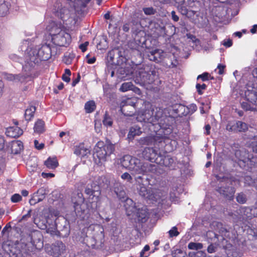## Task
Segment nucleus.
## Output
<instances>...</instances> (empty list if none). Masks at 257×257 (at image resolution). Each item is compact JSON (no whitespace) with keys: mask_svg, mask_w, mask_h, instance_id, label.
<instances>
[{"mask_svg":"<svg viewBox=\"0 0 257 257\" xmlns=\"http://www.w3.org/2000/svg\"><path fill=\"white\" fill-rule=\"evenodd\" d=\"M163 117V110L160 108H152L139 113L137 116L138 121L144 122L145 130L148 127L150 131H155V128H167L164 122H161Z\"/></svg>","mask_w":257,"mask_h":257,"instance_id":"obj_1","label":"nucleus"},{"mask_svg":"<svg viewBox=\"0 0 257 257\" xmlns=\"http://www.w3.org/2000/svg\"><path fill=\"white\" fill-rule=\"evenodd\" d=\"M51 57V48L49 45L44 44L41 47L31 49L23 68L25 72H31L42 61H46Z\"/></svg>","mask_w":257,"mask_h":257,"instance_id":"obj_2","label":"nucleus"},{"mask_svg":"<svg viewBox=\"0 0 257 257\" xmlns=\"http://www.w3.org/2000/svg\"><path fill=\"white\" fill-rule=\"evenodd\" d=\"M144 178L142 176L135 177L136 188L139 194L147 200L161 203L167 197V191L156 188H147L144 185Z\"/></svg>","mask_w":257,"mask_h":257,"instance_id":"obj_3","label":"nucleus"},{"mask_svg":"<svg viewBox=\"0 0 257 257\" xmlns=\"http://www.w3.org/2000/svg\"><path fill=\"white\" fill-rule=\"evenodd\" d=\"M51 36L54 44L60 47H66L70 43L71 37L68 30L61 24L51 23L47 27Z\"/></svg>","mask_w":257,"mask_h":257,"instance_id":"obj_4","label":"nucleus"},{"mask_svg":"<svg viewBox=\"0 0 257 257\" xmlns=\"http://www.w3.org/2000/svg\"><path fill=\"white\" fill-rule=\"evenodd\" d=\"M78 12L73 8L69 7L67 5L62 6L59 3L55 4L53 8V13L67 26L75 23L76 13Z\"/></svg>","mask_w":257,"mask_h":257,"instance_id":"obj_5","label":"nucleus"},{"mask_svg":"<svg viewBox=\"0 0 257 257\" xmlns=\"http://www.w3.org/2000/svg\"><path fill=\"white\" fill-rule=\"evenodd\" d=\"M135 73V82L140 85L152 84L155 80L156 71L149 65L139 66Z\"/></svg>","mask_w":257,"mask_h":257,"instance_id":"obj_6","label":"nucleus"},{"mask_svg":"<svg viewBox=\"0 0 257 257\" xmlns=\"http://www.w3.org/2000/svg\"><path fill=\"white\" fill-rule=\"evenodd\" d=\"M171 130L170 128L164 129V128H155V131H151V135L144 138H141L138 142L141 145H152L157 143H160L164 141L167 138V135L171 133Z\"/></svg>","mask_w":257,"mask_h":257,"instance_id":"obj_7","label":"nucleus"},{"mask_svg":"<svg viewBox=\"0 0 257 257\" xmlns=\"http://www.w3.org/2000/svg\"><path fill=\"white\" fill-rule=\"evenodd\" d=\"M130 166L127 169L133 172V174H145L148 172H152L156 169L155 165L151 164L148 162H142L139 159L130 156Z\"/></svg>","mask_w":257,"mask_h":257,"instance_id":"obj_8","label":"nucleus"},{"mask_svg":"<svg viewBox=\"0 0 257 257\" xmlns=\"http://www.w3.org/2000/svg\"><path fill=\"white\" fill-rule=\"evenodd\" d=\"M114 150V145L109 140H107L105 144L103 142H98L94 148V158H98L100 162H104L113 153Z\"/></svg>","mask_w":257,"mask_h":257,"instance_id":"obj_9","label":"nucleus"},{"mask_svg":"<svg viewBox=\"0 0 257 257\" xmlns=\"http://www.w3.org/2000/svg\"><path fill=\"white\" fill-rule=\"evenodd\" d=\"M108 187L107 180L104 177H99L95 182H92L90 185L88 184L85 189V193L92 196V199L95 198V200H98L100 195V188H107Z\"/></svg>","mask_w":257,"mask_h":257,"instance_id":"obj_10","label":"nucleus"},{"mask_svg":"<svg viewBox=\"0 0 257 257\" xmlns=\"http://www.w3.org/2000/svg\"><path fill=\"white\" fill-rule=\"evenodd\" d=\"M216 178L218 180L220 179V181L221 183L220 186L217 189V192L228 200L233 199L235 190L234 187L230 186L232 184L231 179L225 177L221 178L219 176H216Z\"/></svg>","mask_w":257,"mask_h":257,"instance_id":"obj_11","label":"nucleus"},{"mask_svg":"<svg viewBox=\"0 0 257 257\" xmlns=\"http://www.w3.org/2000/svg\"><path fill=\"white\" fill-rule=\"evenodd\" d=\"M84 198L82 193L79 192L74 194L72 197L74 211L77 216L83 218L82 215L84 213L87 205L85 203Z\"/></svg>","mask_w":257,"mask_h":257,"instance_id":"obj_12","label":"nucleus"},{"mask_svg":"<svg viewBox=\"0 0 257 257\" xmlns=\"http://www.w3.org/2000/svg\"><path fill=\"white\" fill-rule=\"evenodd\" d=\"M131 23L132 35L134 37V39H136L137 37H143L145 36V33L143 30V27L141 26L139 14L135 12L132 19Z\"/></svg>","mask_w":257,"mask_h":257,"instance_id":"obj_13","label":"nucleus"},{"mask_svg":"<svg viewBox=\"0 0 257 257\" xmlns=\"http://www.w3.org/2000/svg\"><path fill=\"white\" fill-rule=\"evenodd\" d=\"M94 233L92 238L91 246L96 248H101L104 241V229L102 226L96 225L93 228Z\"/></svg>","mask_w":257,"mask_h":257,"instance_id":"obj_14","label":"nucleus"},{"mask_svg":"<svg viewBox=\"0 0 257 257\" xmlns=\"http://www.w3.org/2000/svg\"><path fill=\"white\" fill-rule=\"evenodd\" d=\"M213 226L215 227L216 231L219 234L212 231H208L207 235L211 236V235L213 234L214 237L217 239L218 238L219 235L222 236L223 239L230 238V232L228 226L223 225L221 222H214L213 223Z\"/></svg>","mask_w":257,"mask_h":257,"instance_id":"obj_15","label":"nucleus"},{"mask_svg":"<svg viewBox=\"0 0 257 257\" xmlns=\"http://www.w3.org/2000/svg\"><path fill=\"white\" fill-rule=\"evenodd\" d=\"M158 152V150L153 148L147 147L143 151L142 156L145 159L157 164L159 162V159L161 157Z\"/></svg>","mask_w":257,"mask_h":257,"instance_id":"obj_16","label":"nucleus"},{"mask_svg":"<svg viewBox=\"0 0 257 257\" xmlns=\"http://www.w3.org/2000/svg\"><path fill=\"white\" fill-rule=\"evenodd\" d=\"M234 155L235 157L239 161H242L244 163L247 161L254 163L253 161L254 159L253 155L249 153L248 151L244 148H241L236 150Z\"/></svg>","mask_w":257,"mask_h":257,"instance_id":"obj_17","label":"nucleus"},{"mask_svg":"<svg viewBox=\"0 0 257 257\" xmlns=\"http://www.w3.org/2000/svg\"><path fill=\"white\" fill-rule=\"evenodd\" d=\"M149 28L151 34L154 35L155 37L163 36L165 34V27L163 25L159 24L158 22L151 21L150 23Z\"/></svg>","mask_w":257,"mask_h":257,"instance_id":"obj_18","label":"nucleus"},{"mask_svg":"<svg viewBox=\"0 0 257 257\" xmlns=\"http://www.w3.org/2000/svg\"><path fill=\"white\" fill-rule=\"evenodd\" d=\"M114 191L117 197L121 201H126L127 203L133 204V201L131 199H129L126 195L124 190V187L119 183H116L114 185Z\"/></svg>","mask_w":257,"mask_h":257,"instance_id":"obj_19","label":"nucleus"},{"mask_svg":"<svg viewBox=\"0 0 257 257\" xmlns=\"http://www.w3.org/2000/svg\"><path fill=\"white\" fill-rule=\"evenodd\" d=\"M47 194L46 189L44 187L39 188L35 192L29 201L31 205H35L37 203L42 201L46 197Z\"/></svg>","mask_w":257,"mask_h":257,"instance_id":"obj_20","label":"nucleus"},{"mask_svg":"<svg viewBox=\"0 0 257 257\" xmlns=\"http://www.w3.org/2000/svg\"><path fill=\"white\" fill-rule=\"evenodd\" d=\"M41 236V234L40 232H34L28 235L27 239L36 248H40L43 246Z\"/></svg>","mask_w":257,"mask_h":257,"instance_id":"obj_21","label":"nucleus"},{"mask_svg":"<svg viewBox=\"0 0 257 257\" xmlns=\"http://www.w3.org/2000/svg\"><path fill=\"white\" fill-rule=\"evenodd\" d=\"M27 73L26 74L27 76L22 75V74H18V75H14L12 74L6 73L5 74L4 77L5 78L9 81H13L14 82H23L26 78L30 75V72H26Z\"/></svg>","mask_w":257,"mask_h":257,"instance_id":"obj_22","label":"nucleus"},{"mask_svg":"<svg viewBox=\"0 0 257 257\" xmlns=\"http://www.w3.org/2000/svg\"><path fill=\"white\" fill-rule=\"evenodd\" d=\"M23 133V130L17 126L9 127L7 129L6 132V135L11 138L19 137L22 135Z\"/></svg>","mask_w":257,"mask_h":257,"instance_id":"obj_23","label":"nucleus"},{"mask_svg":"<svg viewBox=\"0 0 257 257\" xmlns=\"http://www.w3.org/2000/svg\"><path fill=\"white\" fill-rule=\"evenodd\" d=\"M67 5L70 8L75 9L77 11H80L82 8H84L85 5L83 0H66Z\"/></svg>","mask_w":257,"mask_h":257,"instance_id":"obj_24","label":"nucleus"},{"mask_svg":"<svg viewBox=\"0 0 257 257\" xmlns=\"http://www.w3.org/2000/svg\"><path fill=\"white\" fill-rule=\"evenodd\" d=\"M245 96L248 102L257 106V91L247 90L245 92Z\"/></svg>","mask_w":257,"mask_h":257,"instance_id":"obj_25","label":"nucleus"},{"mask_svg":"<svg viewBox=\"0 0 257 257\" xmlns=\"http://www.w3.org/2000/svg\"><path fill=\"white\" fill-rule=\"evenodd\" d=\"M74 153L77 156L84 157L90 153V150L84 146V144H80L75 147Z\"/></svg>","mask_w":257,"mask_h":257,"instance_id":"obj_26","label":"nucleus"},{"mask_svg":"<svg viewBox=\"0 0 257 257\" xmlns=\"http://www.w3.org/2000/svg\"><path fill=\"white\" fill-rule=\"evenodd\" d=\"M23 149V144L21 141H13L11 144V151L14 154H19Z\"/></svg>","mask_w":257,"mask_h":257,"instance_id":"obj_27","label":"nucleus"},{"mask_svg":"<svg viewBox=\"0 0 257 257\" xmlns=\"http://www.w3.org/2000/svg\"><path fill=\"white\" fill-rule=\"evenodd\" d=\"M37 225L41 229H46V232L50 234L51 236L58 235L55 225H53L52 227L47 228L46 224L42 223L41 224L40 222L37 224Z\"/></svg>","mask_w":257,"mask_h":257,"instance_id":"obj_28","label":"nucleus"},{"mask_svg":"<svg viewBox=\"0 0 257 257\" xmlns=\"http://www.w3.org/2000/svg\"><path fill=\"white\" fill-rule=\"evenodd\" d=\"M45 165L49 169H55L58 166V162L56 157H49L44 162Z\"/></svg>","mask_w":257,"mask_h":257,"instance_id":"obj_29","label":"nucleus"},{"mask_svg":"<svg viewBox=\"0 0 257 257\" xmlns=\"http://www.w3.org/2000/svg\"><path fill=\"white\" fill-rule=\"evenodd\" d=\"M142 133L140 127L137 125L134 126L130 128L127 135V138L129 140H133L135 136H140Z\"/></svg>","mask_w":257,"mask_h":257,"instance_id":"obj_30","label":"nucleus"},{"mask_svg":"<svg viewBox=\"0 0 257 257\" xmlns=\"http://www.w3.org/2000/svg\"><path fill=\"white\" fill-rule=\"evenodd\" d=\"M34 133L40 134L45 131V122L41 119H38L34 126Z\"/></svg>","mask_w":257,"mask_h":257,"instance_id":"obj_31","label":"nucleus"},{"mask_svg":"<svg viewBox=\"0 0 257 257\" xmlns=\"http://www.w3.org/2000/svg\"><path fill=\"white\" fill-rule=\"evenodd\" d=\"M174 160L172 158L170 157L169 156H166L163 157L161 156V157L159 159V162L157 164H159L161 165H163L166 167H170L173 163Z\"/></svg>","mask_w":257,"mask_h":257,"instance_id":"obj_32","label":"nucleus"},{"mask_svg":"<svg viewBox=\"0 0 257 257\" xmlns=\"http://www.w3.org/2000/svg\"><path fill=\"white\" fill-rule=\"evenodd\" d=\"M36 111V107L34 106H31L25 111V117L27 121H29L34 116V113Z\"/></svg>","mask_w":257,"mask_h":257,"instance_id":"obj_33","label":"nucleus"},{"mask_svg":"<svg viewBox=\"0 0 257 257\" xmlns=\"http://www.w3.org/2000/svg\"><path fill=\"white\" fill-rule=\"evenodd\" d=\"M103 124L106 127H111L113 124V118L107 112H105L102 120Z\"/></svg>","mask_w":257,"mask_h":257,"instance_id":"obj_34","label":"nucleus"},{"mask_svg":"<svg viewBox=\"0 0 257 257\" xmlns=\"http://www.w3.org/2000/svg\"><path fill=\"white\" fill-rule=\"evenodd\" d=\"M96 108L95 103L93 100H90L85 103L84 108L86 112L91 113L93 112Z\"/></svg>","mask_w":257,"mask_h":257,"instance_id":"obj_35","label":"nucleus"},{"mask_svg":"<svg viewBox=\"0 0 257 257\" xmlns=\"http://www.w3.org/2000/svg\"><path fill=\"white\" fill-rule=\"evenodd\" d=\"M136 213L139 221L142 222H145L146 221L148 217V213L145 209H139Z\"/></svg>","mask_w":257,"mask_h":257,"instance_id":"obj_36","label":"nucleus"},{"mask_svg":"<svg viewBox=\"0 0 257 257\" xmlns=\"http://www.w3.org/2000/svg\"><path fill=\"white\" fill-rule=\"evenodd\" d=\"M155 57V62L156 63L160 62L164 57V52L159 49L153 50Z\"/></svg>","mask_w":257,"mask_h":257,"instance_id":"obj_37","label":"nucleus"},{"mask_svg":"<svg viewBox=\"0 0 257 257\" xmlns=\"http://www.w3.org/2000/svg\"><path fill=\"white\" fill-rule=\"evenodd\" d=\"M235 127L237 131L239 132H245L248 130L247 124L241 121H238L236 122Z\"/></svg>","mask_w":257,"mask_h":257,"instance_id":"obj_38","label":"nucleus"},{"mask_svg":"<svg viewBox=\"0 0 257 257\" xmlns=\"http://www.w3.org/2000/svg\"><path fill=\"white\" fill-rule=\"evenodd\" d=\"M134 88V85L131 82L123 83L120 88L119 90L122 92H125L129 90H133Z\"/></svg>","mask_w":257,"mask_h":257,"instance_id":"obj_39","label":"nucleus"},{"mask_svg":"<svg viewBox=\"0 0 257 257\" xmlns=\"http://www.w3.org/2000/svg\"><path fill=\"white\" fill-rule=\"evenodd\" d=\"M203 244L199 242H191L188 244V247L190 249L198 250L203 248Z\"/></svg>","mask_w":257,"mask_h":257,"instance_id":"obj_40","label":"nucleus"},{"mask_svg":"<svg viewBox=\"0 0 257 257\" xmlns=\"http://www.w3.org/2000/svg\"><path fill=\"white\" fill-rule=\"evenodd\" d=\"M130 155H125L123 156L122 158L121 159L120 163L123 167L127 169V167L130 166V164L128 163V161H130Z\"/></svg>","mask_w":257,"mask_h":257,"instance_id":"obj_41","label":"nucleus"},{"mask_svg":"<svg viewBox=\"0 0 257 257\" xmlns=\"http://www.w3.org/2000/svg\"><path fill=\"white\" fill-rule=\"evenodd\" d=\"M55 248L59 253H62L65 250L66 247L62 241H57L56 242Z\"/></svg>","mask_w":257,"mask_h":257,"instance_id":"obj_42","label":"nucleus"},{"mask_svg":"<svg viewBox=\"0 0 257 257\" xmlns=\"http://www.w3.org/2000/svg\"><path fill=\"white\" fill-rule=\"evenodd\" d=\"M189 255L190 257H210L207 256L206 253L203 251L190 252Z\"/></svg>","mask_w":257,"mask_h":257,"instance_id":"obj_43","label":"nucleus"},{"mask_svg":"<svg viewBox=\"0 0 257 257\" xmlns=\"http://www.w3.org/2000/svg\"><path fill=\"white\" fill-rule=\"evenodd\" d=\"M241 108L245 111H253L255 110V108H254L250 104H249L247 102H242L241 103Z\"/></svg>","mask_w":257,"mask_h":257,"instance_id":"obj_44","label":"nucleus"},{"mask_svg":"<svg viewBox=\"0 0 257 257\" xmlns=\"http://www.w3.org/2000/svg\"><path fill=\"white\" fill-rule=\"evenodd\" d=\"M236 201L240 204L245 203L246 201V197L245 194L243 193H238L236 196Z\"/></svg>","mask_w":257,"mask_h":257,"instance_id":"obj_45","label":"nucleus"},{"mask_svg":"<svg viewBox=\"0 0 257 257\" xmlns=\"http://www.w3.org/2000/svg\"><path fill=\"white\" fill-rule=\"evenodd\" d=\"M143 12L146 15H153L156 13V10L153 7L144 8Z\"/></svg>","mask_w":257,"mask_h":257,"instance_id":"obj_46","label":"nucleus"},{"mask_svg":"<svg viewBox=\"0 0 257 257\" xmlns=\"http://www.w3.org/2000/svg\"><path fill=\"white\" fill-rule=\"evenodd\" d=\"M121 178L124 180H126L127 182H129L130 183H133V177L131 176V175L127 173H124L121 175Z\"/></svg>","mask_w":257,"mask_h":257,"instance_id":"obj_47","label":"nucleus"},{"mask_svg":"<svg viewBox=\"0 0 257 257\" xmlns=\"http://www.w3.org/2000/svg\"><path fill=\"white\" fill-rule=\"evenodd\" d=\"M248 147L251 150L252 152L257 154V141H251L249 143Z\"/></svg>","mask_w":257,"mask_h":257,"instance_id":"obj_48","label":"nucleus"},{"mask_svg":"<svg viewBox=\"0 0 257 257\" xmlns=\"http://www.w3.org/2000/svg\"><path fill=\"white\" fill-rule=\"evenodd\" d=\"M183 252L180 249H176L172 251V255L173 257H183Z\"/></svg>","mask_w":257,"mask_h":257,"instance_id":"obj_49","label":"nucleus"},{"mask_svg":"<svg viewBox=\"0 0 257 257\" xmlns=\"http://www.w3.org/2000/svg\"><path fill=\"white\" fill-rule=\"evenodd\" d=\"M140 47V45L135 41H131L128 43V47L132 50H138Z\"/></svg>","mask_w":257,"mask_h":257,"instance_id":"obj_50","label":"nucleus"},{"mask_svg":"<svg viewBox=\"0 0 257 257\" xmlns=\"http://www.w3.org/2000/svg\"><path fill=\"white\" fill-rule=\"evenodd\" d=\"M168 233L170 237L177 236L179 234V232L177 230V228L176 226L172 227V228L169 231Z\"/></svg>","mask_w":257,"mask_h":257,"instance_id":"obj_51","label":"nucleus"},{"mask_svg":"<svg viewBox=\"0 0 257 257\" xmlns=\"http://www.w3.org/2000/svg\"><path fill=\"white\" fill-rule=\"evenodd\" d=\"M117 73L120 75L119 77L121 78H125L127 76V73H126L125 69L123 68H119Z\"/></svg>","mask_w":257,"mask_h":257,"instance_id":"obj_52","label":"nucleus"},{"mask_svg":"<svg viewBox=\"0 0 257 257\" xmlns=\"http://www.w3.org/2000/svg\"><path fill=\"white\" fill-rule=\"evenodd\" d=\"M196 88L197 89V92L199 94H201L202 93L201 90H205L206 88V85L205 84H200L197 83L196 85Z\"/></svg>","mask_w":257,"mask_h":257,"instance_id":"obj_53","label":"nucleus"},{"mask_svg":"<svg viewBox=\"0 0 257 257\" xmlns=\"http://www.w3.org/2000/svg\"><path fill=\"white\" fill-rule=\"evenodd\" d=\"M210 76L208 73L204 72L202 74L199 75L197 77V79H201L203 81H205L209 80V77Z\"/></svg>","mask_w":257,"mask_h":257,"instance_id":"obj_54","label":"nucleus"},{"mask_svg":"<svg viewBox=\"0 0 257 257\" xmlns=\"http://www.w3.org/2000/svg\"><path fill=\"white\" fill-rule=\"evenodd\" d=\"M22 197L19 194H15L14 195H12L11 197V201L13 202H18L21 200Z\"/></svg>","mask_w":257,"mask_h":257,"instance_id":"obj_55","label":"nucleus"},{"mask_svg":"<svg viewBox=\"0 0 257 257\" xmlns=\"http://www.w3.org/2000/svg\"><path fill=\"white\" fill-rule=\"evenodd\" d=\"M127 107L128 105L127 104L123 105L121 108L122 112L125 115H132L134 114V111H131L129 113H126V111H127Z\"/></svg>","mask_w":257,"mask_h":257,"instance_id":"obj_56","label":"nucleus"},{"mask_svg":"<svg viewBox=\"0 0 257 257\" xmlns=\"http://www.w3.org/2000/svg\"><path fill=\"white\" fill-rule=\"evenodd\" d=\"M34 145L35 148L39 150L43 149L44 147V144L43 143L39 144V142L36 140L34 141Z\"/></svg>","mask_w":257,"mask_h":257,"instance_id":"obj_57","label":"nucleus"},{"mask_svg":"<svg viewBox=\"0 0 257 257\" xmlns=\"http://www.w3.org/2000/svg\"><path fill=\"white\" fill-rule=\"evenodd\" d=\"M10 58L14 61L19 62L21 59L18 56L15 54H12L9 56Z\"/></svg>","mask_w":257,"mask_h":257,"instance_id":"obj_58","label":"nucleus"},{"mask_svg":"<svg viewBox=\"0 0 257 257\" xmlns=\"http://www.w3.org/2000/svg\"><path fill=\"white\" fill-rule=\"evenodd\" d=\"M11 228V222L8 223L3 229L2 234L4 235L6 232L8 231V229Z\"/></svg>","mask_w":257,"mask_h":257,"instance_id":"obj_59","label":"nucleus"},{"mask_svg":"<svg viewBox=\"0 0 257 257\" xmlns=\"http://www.w3.org/2000/svg\"><path fill=\"white\" fill-rule=\"evenodd\" d=\"M42 176L44 178H52L55 176V175L51 173H42Z\"/></svg>","mask_w":257,"mask_h":257,"instance_id":"obj_60","label":"nucleus"},{"mask_svg":"<svg viewBox=\"0 0 257 257\" xmlns=\"http://www.w3.org/2000/svg\"><path fill=\"white\" fill-rule=\"evenodd\" d=\"M147 57L150 61L155 62V57L154 55L153 50L149 52L147 54Z\"/></svg>","mask_w":257,"mask_h":257,"instance_id":"obj_61","label":"nucleus"},{"mask_svg":"<svg viewBox=\"0 0 257 257\" xmlns=\"http://www.w3.org/2000/svg\"><path fill=\"white\" fill-rule=\"evenodd\" d=\"M89 43L88 42H85L84 43L81 44L79 46V48L81 50V51L84 52L86 50V47L88 46Z\"/></svg>","mask_w":257,"mask_h":257,"instance_id":"obj_62","label":"nucleus"},{"mask_svg":"<svg viewBox=\"0 0 257 257\" xmlns=\"http://www.w3.org/2000/svg\"><path fill=\"white\" fill-rule=\"evenodd\" d=\"M207 251L209 253H213L215 251V247L213 244H210L207 248Z\"/></svg>","mask_w":257,"mask_h":257,"instance_id":"obj_63","label":"nucleus"},{"mask_svg":"<svg viewBox=\"0 0 257 257\" xmlns=\"http://www.w3.org/2000/svg\"><path fill=\"white\" fill-rule=\"evenodd\" d=\"M223 44L225 47H229L232 44V41L230 39L224 40Z\"/></svg>","mask_w":257,"mask_h":257,"instance_id":"obj_64","label":"nucleus"}]
</instances>
